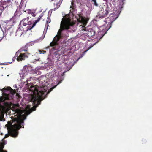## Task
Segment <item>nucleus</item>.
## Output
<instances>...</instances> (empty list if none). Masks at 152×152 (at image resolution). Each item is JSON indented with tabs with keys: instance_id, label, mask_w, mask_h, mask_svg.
<instances>
[{
	"instance_id": "nucleus-13",
	"label": "nucleus",
	"mask_w": 152,
	"mask_h": 152,
	"mask_svg": "<svg viewBox=\"0 0 152 152\" xmlns=\"http://www.w3.org/2000/svg\"><path fill=\"white\" fill-rule=\"evenodd\" d=\"M23 27H22V29L20 28L19 27L18 28L17 31H16V33L17 35L21 36L24 33L26 32H24L23 31Z\"/></svg>"
},
{
	"instance_id": "nucleus-9",
	"label": "nucleus",
	"mask_w": 152,
	"mask_h": 152,
	"mask_svg": "<svg viewBox=\"0 0 152 152\" xmlns=\"http://www.w3.org/2000/svg\"><path fill=\"white\" fill-rule=\"evenodd\" d=\"M110 12L109 8L107 7H102L99 12L97 16L98 18H103L106 17L107 15Z\"/></svg>"
},
{
	"instance_id": "nucleus-3",
	"label": "nucleus",
	"mask_w": 152,
	"mask_h": 152,
	"mask_svg": "<svg viewBox=\"0 0 152 152\" xmlns=\"http://www.w3.org/2000/svg\"><path fill=\"white\" fill-rule=\"evenodd\" d=\"M44 85V86L42 85V87L32 86L30 88V91L33 93L31 100L35 105L36 107H37L40 104L41 100H39V99H40L41 100H42L45 98V96L49 93L53 89V88H51L50 91L46 92V90L42 87L46 86L45 83Z\"/></svg>"
},
{
	"instance_id": "nucleus-2",
	"label": "nucleus",
	"mask_w": 152,
	"mask_h": 152,
	"mask_svg": "<svg viewBox=\"0 0 152 152\" xmlns=\"http://www.w3.org/2000/svg\"><path fill=\"white\" fill-rule=\"evenodd\" d=\"M15 113L19 115H21L18 118H15L12 119L13 122L11 125L12 127L10 134L13 137H16L18 134V130L20 128H24V121L26 118V116L24 114L22 115L23 111L19 108L15 109Z\"/></svg>"
},
{
	"instance_id": "nucleus-1",
	"label": "nucleus",
	"mask_w": 152,
	"mask_h": 152,
	"mask_svg": "<svg viewBox=\"0 0 152 152\" xmlns=\"http://www.w3.org/2000/svg\"><path fill=\"white\" fill-rule=\"evenodd\" d=\"M73 25L70 18L68 15H66L64 17L61 22L60 28L58 32V34L54 38L53 41L50 44V46L53 47L58 45L60 39L66 36V35L63 34V31L66 30V33L67 34V31L66 30L69 29L70 26Z\"/></svg>"
},
{
	"instance_id": "nucleus-31",
	"label": "nucleus",
	"mask_w": 152,
	"mask_h": 152,
	"mask_svg": "<svg viewBox=\"0 0 152 152\" xmlns=\"http://www.w3.org/2000/svg\"><path fill=\"white\" fill-rule=\"evenodd\" d=\"M35 109L33 110V111H35Z\"/></svg>"
},
{
	"instance_id": "nucleus-30",
	"label": "nucleus",
	"mask_w": 152,
	"mask_h": 152,
	"mask_svg": "<svg viewBox=\"0 0 152 152\" xmlns=\"http://www.w3.org/2000/svg\"><path fill=\"white\" fill-rule=\"evenodd\" d=\"M16 95L17 96H18L19 97V96H20V95H19V94L17 93H16Z\"/></svg>"
},
{
	"instance_id": "nucleus-11",
	"label": "nucleus",
	"mask_w": 152,
	"mask_h": 152,
	"mask_svg": "<svg viewBox=\"0 0 152 152\" xmlns=\"http://www.w3.org/2000/svg\"><path fill=\"white\" fill-rule=\"evenodd\" d=\"M54 1H55V3L53 4L54 8L53 10H55L58 9L60 7V5L62 2V0H54Z\"/></svg>"
},
{
	"instance_id": "nucleus-32",
	"label": "nucleus",
	"mask_w": 152,
	"mask_h": 152,
	"mask_svg": "<svg viewBox=\"0 0 152 152\" xmlns=\"http://www.w3.org/2000/svg\"><path fill=\"white\" fill-rule=\"evenodd\" d=\"M1 135L2 134V133H1Z\"/></svg>"
},
{
	"instance_id": "nucleus-24",
	"label": "nucleus",
	"mask_w": 152,
	"mask_h": 152,
	"mask_svg": "<svg viewBox=\"0 0 152 152\" xmlns=\"http://www.w3.org/2000/svg\"><path fill=\"white\" fill-rule=\"evenodd\" d=\"M31 15L33 17H35L36 15L35 12H31Z\"/></svg>"
},
{
	"instance_id": "nucleus-20",
	"label": "nucleus",
	"mask_w": 152,
	"mask_h": 152,
	"mask_svg": "<svg viewBox=\"0 0 152 152\" xmlns=\"http://www.w3.org/2000/svg\"><path fill=\"white\" fill-rule=\"evenodd\" d=\"M22 51H24L25 52H28V50L27 48H26V47H23L22 48H21L20 50Z\"/></svg>"
},
{
	"instance_id": "nucleus-17",
	"label": "nucleus",
	"mask_w": 152,
	"mask_h": 152,
	"mask_svg": "<svg viewBox=\"0 0 152 152\" xmlns=\"http://www.w3.org/2000/svg\"><path fill=\"white\" fill-rule=\"evenodd\" d=\"M43 16L42 15H40L39 18L37 19V20L35 21L34 23L33 24H32V26L31 28H33L36 25V24L38 22H39L42 17Z\"/></svg>"
},
{
	"instance_id": "nucleus-15",
	"label": "nucleus",
	"mask_w": 152,
	"mask_h": 152,
	"mask_svg": "<svg viewBox=\"0 0 152 152\" xmlns=\"http://www.w3.org/2000/svg\"><path fill=\"white\" fill-rule=\"evenodd\" d=\"M64 53V52L63 49L62 48H61V50H58L55 52V54L56 55H60Z\"/></svg>"
},
{
	"instance_id": "nucleus-14",
	"label": "nucleus",
	"mask_w": 152,
	"mask_h": 152,
	"mask_svg": "<svg viewBox=\"0 0 152 152\" xmlns=\"http://www.w3.org/2000/svg\"><path fill=\"white\" fill-rule=\"evenodd\" d=\"M25 6L24 4L23 3H22L21 2L20 3L19 7H18L19 10L20 12H26V11L24 10Z\"/></svg>"
},
{
	"instance_id": "nucleus-19",
	"label": "nucleus",
	"mask_w": 152,
	"mask_h": 152,
	"mask_svg": "<svg viewBox=\"0 0 152 152\" xmlns=\"http://www.w3.org/2000/svg\"><path fill=\"white\" fill-rule=\"evenodd\" d=\"M124 3L123 2V1H120L119 3V4L118 5V6L119 8H120L121 10L122 8L123 7V5Z\"/></svg>"
},
{
	"instance_id": "nucleus-16",
	"label": "nucleus",
	"mask_w": 152,
	"mask_h": 152,
	"mask_svg": "<svg viewBox=\"0 0 152 152\" xmlns=\"http://www.w3.org/2000/svg\"><path fill=\"white\" fill-rule=\"evenodd\" d=\"M4 147V144L2 143H0V152H7L6 150H3V149Z\"/></svg>"
},
{
	"instance_id": "nucleus-23",
	"label": "nucleus",
	"mask_w": 152,
	"mask_h": 152,
	"mask_svg": "<svg viewBox=\"0 0 152 152\" xmlns=\"http://www.w3.org/2000/svg\"><path fill=\"white\" fill-rule=\"evenodd\" d=\"M39 53L40 54L41 53L44 54V53H45L46 52V51H45L44 50H39Z\"/></svg>"
},
{
	"instance_id": "nucleus-28",
	"label": "nucleus",
	"mask_w": 152,
	"mask_h": 152,
	"mask_svg": "<svg viewBox=\"0 0 152 152\" xmlns=\"http://www.w3.org/2000/svg\"><path fill=\"white\" fill-rule=\"evenodd\" d=\"M32 11L31 10H28L27 12V13L29 14H31Z\"/></svg>"
},
{
	"instance_id": "nucleus-10",
	"label": "nucleus",
	"mask_w": 152,
	"mask_h": 152,
	"mask_svg": "<svg viewBox=\"0 0 152 152\" xmlns=\"http://www.w3.org/2000/svg\"><path fill=\"white\" fill-rule=\"evenodd\" d=\"M30 54V53L29 52L20 53L18 56L17 60L18 62L24 60L28 58Z\"/></svg>"
},
{
	"instance_id": "nucleus-27",
	"label": "nucleus",
	"mask_w": 152,
	"mask_h": 152,
	"mask_svg": "<svg viewBox=\"0 0 152 152\" xmlns=\"http://www.w3.org/2000/svg\"><path fill=\"white\" fill-rule=\"evenodd\" d=\"M2 7L4 8H6V7H7V5L6 4H2Z\"/></svg>"
},
{
	"instance_id": "nucleus-7",
	"label": "nucleus",
	"mask_w": 152,
	"mask_h": 152,
	"mask_svg": "<svg viewBox=\"0 0 152 152\" xmlns=\"http://www.w3.org/2000/svg\"><path fill=\"white\" fill-rule=\"evenodd\" d=\"M29 16L27 17L28 23L25 22V21L26 20V19H24L23 20H21L20 22V24L23 26L24 27L23 28V31L24 32H27L28 30H31L33 28H31L33 24L32 22L29 20Z\"/></svg>"
},
{
	"instance_id": "nucleus-5",
	"label": "nucleus",
	"mask_w": 152,
	"mask_h": 152,
	"mask_svg": "<svg viewBox=\"0 0 152 152\" xmlns=\"http://www.w3.org/2000/svg\"><path fill=\"white\" fill-rule=\"evenodd\" d=\"M12 103L9 101H7L4 103L3 105H1V109H0V121H5L4 118V114H7V113H9L11 108Z\"/></svg>"
},
{
	"instance_id": "nucleus-4",
	"label": "nucleus",
	"mask_w": 152,
	"mask_h": 152,
	"mask_svg": "<svg viewBox=\"0 0 152 152\" xmlns=\"http://www.w3.org/2000/svg\"><path fill=\"white\" fill-rule=\"evenodd\" d=\"M6 90L7 91L6 92L3 94L2 96L0 98V102H2L6 100H8L13 98L14 95L18 91V88L15 89H12L11 87H8Z\"/></svg>"
},
{
	"instance_id": "nucleus-8",
	"label": "nucleus",
	"mask_w": 152,
	"mask_h": 152,
	"mask_svg": "<svg viewBox=\"0 0 152 152\" xmlns=\"http://www.w3.org/2000/svg\"><path fill=\"white\" fill-rule=\"evenodd\" d=\"M119 15L118 12H116L113 14L110 13V16L106 18V22L108 23L107 26L108 25L109 26V28L108 29H109L111 27L112 23L118 18Z\"/></svg>"
},
{
	"instance_id": "nucleus-18",
	"label": "nucleus",
	"mask_w": 152,
	"mask_h": 152,
	"mask_svg": "<svg viewBox=\"0 0 152 152\" xmlns=\"http://www.w3.org/2000/svg\"><path fill=\"white\" fill-rule=\"evenodd\" d=\"M71 4L72 5L70 7V9H71L70 10V12H71L73 13L74 11V5L73 2H72Z\"/></svg>"
},
{
	"instance_id": "nucleus-22",
	"label": "nucleus",
	"mask_w": 152,
	"mask_h": 152,
	"mask_svg": "<svg viewBox=\"0 0 152 152\" xmlns=\"http://www.w3.org/2000/svg\"><path fill=\"white\" fill-rule=\"evenodd\" d=\"M3 32L1 31V33L0 34V40H1L3 37Z\"/></svg>"
},
{
	"instance_id": "nucleus-29",
	"label": "nucleus",
	"mask_w": 152,
	"mask_h": 152,
	"mask_svg": "<svg viewBox=\"0 0 152 152\" xmlns=\"http://www.w3.org/2000/svg\"><path fill=\"white\" fill-rule=\"evenodd\" d=\"M16 106L17 107H19V105L18 104H16Z\"/></svg>"
},
{
	"instance_id": "nucleus-21",
	"label": "nucleus",
	"mask_w": 152,
	"mask_h": 152,
	"mask_svg": "<svg viewBox=\"0 0 152 152\" xmlns=\"http://www.w3.org/2000/svg\"><path fill=\"white\" fill-rule=\"evenodd\" d=\"M91 1L93 2V3L95 6L96 7L98 6V4L97 3L96 0H91Z\"/></svg>"
},
{
	"instance_id": "nucleus-25",
	"label": "nucleus",
	"mask_w": 152,
	"mask_h": 152,
	"mask_svg": "<svg viewBox=\"0 0 152 152\" xmlns=\"http://www.w3.org/2000/svg\"><path fill=\"white\" fill-rule=\"evenodd\" d=\"M16 58V57H14L13 58H12V61L10 62H9V64H11V63H12L14 61H15V59Z\"/></svg>"
},
{
	"instance_id": "nucleus-33",
	"label": "nucleus",
	"mask_w": 152,
	"mask_h": 152,
	"mask_svg": "<svg viewBox=\"0 0 152 152\" xmlns=\"http://www.w3.org/2000/svg\"><path fill=\"white\" fill-rule=\"evenodd\" d=\"M104 1H105V0H104Z\"/></svg>"
},
{
	"instance_id": "nucleus-26",
	"label": "nucleus",
	"mask_w": 152,
	"mask_h": 152,
	"mask_svg": "<svg viewBox=\"0 0 152 152\" xmlns=\"http://www.w3.org/2000/svg\"><path fill=\"white\" fill-rule=\"evenodd\" d=\"M9 136V134H5V137H4V138H7Z\"/></svg>"
},
{
	"instance_id": "nucleus-6",
	"label": "nucleus",
	"mask_w": 152,
	"mask_h": 152,
	"mask_svg": "<svg viewBox=\"0 0 152 152\" xmlns=\"http://www.w3.org/2000/svg\"><path fill=\"white\" fill-rule=\"evenodd\" d=\"M81 31H83L84 35L88 37H92L95 34V31L92 28H88L85 26H82Z\"/></svg>"
},
{
	"instance_id": "nucleus-12",
	"label": "nucleus",
	"mask_w": 152,
	"mask_h": 152,
	"mask_svg": "<svg viewBox=\"0 0 152 152\" xmlns=\"http://www.w3.org/2000/svg\"><path fill=\"white\" fill-rule=\"evenodd\" d=\"M77 21L81 23L83 25H86L87 24L88 20L86 18L81 17L80 18L77 19Z\"/></svg>"
}]
</instances>
